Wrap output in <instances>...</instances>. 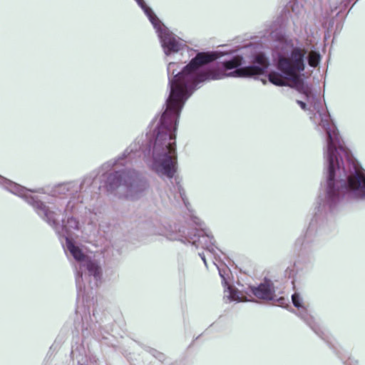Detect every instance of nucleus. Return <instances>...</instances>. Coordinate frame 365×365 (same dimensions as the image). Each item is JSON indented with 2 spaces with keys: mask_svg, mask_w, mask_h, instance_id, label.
<instances>
[{
  "mask_svg": "<svg viewBox=\"0 0 365 365\" xmlns=\"http://www.w3.org/2000/svg\"><path fill=\"white\" fill-rule=\"evenodd\" d=\"M81 309L79 307H77L76 309V313H81Z\"/></svg>",
  "mask_w": 365,
  "mask_h": 365,
  "instance_id": "19",
  "label": "nucleus"
},
{
  "mask_svg": "<svg viewBox=\"0 0 365 365\" xmlns=\"http://www.w3.org/2000/svg\"><path fill=\"white\" fill-rule=\"evenodd\" d=\"M43 188L37 190H29L25 187L23 195L19 197L24 199L30 205L37 213V215L45 222H46L56 232L59 237L65 240L71 239L74 231L86 232L85 224L88 225H93L97 220L96 214L90 210L85 209L83 215L81 216V222L73 216L68 217L67 219H63L61 224L59 222V217L63 213L62 207H56V210H51L50 206L38 199L37 196L32 195L33 192H43Z\"/></svg>",
  "mask_w": 365,
  "mask_h": 365,
  "instance_id": "7",
  "label": "nucleus"
},
{
  "mask_svg": "<svg viewBox=\"0 0 365 365\" xmlns=\"http://www.w3.org/2000/svg\"><path fill=\"white\" fill-rule=\"evenodd\" d=\"M309 65L312 67H316L319 63L320 55L316 51H310L307 56Z\"/></svg>",
  "mask_w": 365,
  "mask_h": 365,
  "instance_id": "14",
  "label": "nucleus"
},
{
  "mask_svg": "<svg viewBox=\"0 0 365 365\" xmlns=\"http://www.w3.org/2000/svg\"><path fill=\"white\" fill-rule=\"evenodd\" d=\"M277 54V67L283 73L271 72L268 81L276 86H288L298 91H303L305 59L307 51L301 47H294V41L280 36L274 46Z\"/></svg>",
  "mask_w": 365,
  "mask_h": 365,
  "instance_id": "6",
  "label": "nucleus"
},
{
  "mask_svg": "<svg viewBox=\"0 0 365 365\" xmlns=\"http://www.w3.org/2000/svg\"><path fill=\"white\" fill-rule=\"evenodd\" d=\"M177 188H178V193H179V195H180L182 201L184 202L185 205H186L187 199H186V196H185V192L183 187L180 185L178 184Z\"/></svg>",
  "mask_w": 365,
  "mask_h": 365,
  "instance_id": "16",
  "label": "nucleus"
},
{
  "mask_svg": "<svg viewBox=\"0 0 365 365\" xmlns=\"http://www.w3.org/2000/svg\"><path fill=\"white\" fill-rule=\"evenodd\" d=\"M65 240L66 249L78 262V267H76L77 269L76 283L78 292L86 291V283L88 288L97 287L102 274L101 268L98 262L85 256L81 250L73 244L71 239L67 238Z\"/></svg>",
  "mask_w": 365,
  "mask_h": 365,
  "instance_id": "9",
  "label": "nucleus"
},
{
  "mask_svg": "<svg viewBox=\"0 0 365 365\" xmlns=\"http://www.w3.org/2000/svg\"><path fill=\"white\" fill-rule=\"evenodd\" d=\"M195 224H196L199 229L187 230L185 227L178 228L175 226L174 229L167 227L163 225L160 222H156L151 225L148 230V234L150 235H161L165 236L166 238L170 240H179L184 243L188 242L194 246L196 249L202 248L206 250L207 255L204 252H200L199 256L203 261L206 267H207V256H208L212 261L213 264L216 265L215 261L216 257L217 256V251H219L218 248L215 245V240L212 235H210L209 230L202 228V222L200 219L195 217L193 220ZM219 270V274L222 279V283L227 286L225 289V297H227L229 302L242 301L241 293L235 287L227 285L225 281V277L222 273L221 270Z\"/></svg>",
  "mask_w": 365,
  "mask_h": 365,
  "instance_id": "5",
  "label": "nucleus"
},
{
  "mask_svg": "<svg viewBox=\"0 0 365 365\" xmlns=\"http://www.w3.org/2000/svg\"><path fill=\"white\" fill-rule=\"evenodd\" d=\"M284 300V299L283 297H280V298H279V299H278V301H279V302H282Z\"/></svg>",
  "mask_w": 365,
  "mask_h": 365,
  "instance_id": "20",
  "label": "nucleus"
},
{
  "mask_svg": "<svg viewBox=\"0 0 365 365\" xmlns=\"http://www.w3.org/2000/svg\"><path fill=\"white\" fill-rule=\"evenodd\" d=\"M250 292L258 299L271 301L275 299V289L270 280L265 279L258 286L250 287Z\"/></svg>",
  "mask_w": 365,
  "mask_h": 365,
  "instance_id": "12",
  "label": "nucleus"
},
{
  "mask_svg": "<svg viewBox=\"0 0 365 365\" xmlns=\"http://www.w3.org/2000/svg\"><path fill=\"white\" fill-rule=\"evenodd\" d=\"M192 93H169L144 158L148 168L161 178L172 179L177 171L176 131L186 101Z\"/></svg>",
  "mask_w": 365,
  "mask_h": 365,
  "instance_id": "3",
  "label": "nucleus"
},
{
  "mask_svg": "<svg viewBox=\"0 0 365 365\" xmlns=\"http://www.w3.org/2000/svg\"><path fill=\"white\" fill-rule=\"evenodd\" d=\"M138 6L143 9L145 14L155 29L160 38L164 53L167 56H171L179 52L182 53L186 49L185 41L170 32L168 28L153 13V10L146 5L144 0H135Z\"/></svg>",
  "mask_w": 365,
  "mask_h": 365,
  "instance_id": "10",
  "label": "nucleus"
},
{
  "mask_svg": "<svg viewBox=\"0 0 365 365\" xmlns=\"http://www.w3.org/2000/svg\"><path fill=\"white\" fill-rule=\"evenodd\" d=\"M292 301L293 305L297 308V312L296 313L307 325H309L311 329L322 339L327 341V343L331 344V342L329 340V336L327 335V331L322 329L315 322L312 316H311L309 313L306 307L303 304V299L300 296V294L297 292L294 293L292 295Z\"/></svg>",
  "mask_w": 365,
  "mask_h": 365,
  "instance_id": "11",
  "label": "nucleus"
},
{
  "mask_svg": "<svg viewBox=\"0 0 365 365\" xmlns=\"http://www.w3.org/2000/svg\"><path fill=\"white\" fill-rule=\"evenodd\" d=\"M153 352H155V353L158 354V355H155V354H153V355H154V356H155V357L158 358L159 360H162V359H163V354H162L158 353V352H157V351H155V350H154V351H153Z\"/></svg>",
  "mask_w": 365,
  "mask_h": 365,
  "instance_id": "18",
  "label": "nucleus"
},
{
  "mask_svg": "<svg viewBox=\"0 0 365 365\" xmlns=\"http://www.w3.org/2000/svg\"><path fill=\"white\" fill-rule=\"evenodd\" d=\"M0 186L17 196L23 195V192L25 191V187H23L1 175H0Z\"/></svg>",
  "mask_w": 365,
  "mask_h": 365,
  "instance_id": "13",
  "label": "nucleus"
},
{
  "mask_svg": "<svg viewBox=\"0 0 365 365\" xmlns=\"http://www.w3.org/2000/svg\"><path fill=\"white\" fill-rule=\"evenodd\" d=\"M143 140L132 143L117 158L104 163L102 180L108 191L116 192L120 196L134 200L142 196L148 187L147 181L135 170L127 167L141 156Z\"/></svg>",
  "mask_w": 365,
  "mask_h": 365,
  "instance_id": "4",
  "label": "nucleus"
},
{
  "mask_svg": "<svg viewBox=\"0 0 365 365\" xmlns=\"http://www.w3.org/2000/svg\"><path fill=\"white\" fill-rule=\"evenodd\" d=\"M302 93L307 102L311 120L326 134V192L319 197L317 210L306 232L305 237L309 240L322 226L324 217L334 212L344 202L365 200V170L344 146L326 107L323 93Z\"/></svg>",
  "mask_w": 365,
  "mask_h": 365,
  "instance_id": "1",
  "label": "nucleus"
},
{
  "mask_svg": "<svg viewBox=\"0 0 365 365\" xmlns=\"http://www.w3.org/2000/svg\"><path fill=\"white\" fill-rule=\"evenodd\" d=\"M297 104L301 107L302 109L304 110H308V106L306 98H304V96H303L302 99L297 101Z\"/></svg>",
  "mask_w": 365,
  "mask_h": 365,
  "instance_id": "17",
  "label": "nucleus"
},
{
  "mask_svg": "<svg viewBox=\"0 0 365 365\" xmlns=\"http://www.w3.org/2000/svg\"><path fill=\"white\" fill-rule=\"evenodd\" d=\"M94 176L90 175L83 177L81 182L73 180L54 185L49 192L51 196L55 197L53 202H48L52 205L50 208L55 210L58 207H62L66 216L74 214L78 205L84 200L83 193L94 192Z\"/></svg>",
  "mask_w": 365,
  "mask_h": 365,
  "instance_id": "8",
  "label": "nucleus"
},
{
  "mask_svg": "<svg viewBox=\"0 0 365 365\" xmlns=\"http://www.w3.org/2000/svg\"><path fill=\"white\" fill-rule=\"evenodd\" d=\"M83 327L86 329H88L90 327L89 322L91 319V317L90 314V310H86L84 309L83 314H81Z\"/></svg>",
  "mask_w": 365,
  "mask_h": 365,
  "instance_id": "15",
  "label": "nucleus"
},
{
  "mask_svg": "<svg viewBox=\"0 0 365 365\" xmlns=\"http://www.w3.org/2000/svg\"><path fill=\"white\" fill-rule=\"evenodd\" d=\"M231 53L222 51L198 53L180 71H178L181 67L179 62H169L167 71L170 91H192L212 80L225 77H254L263 74L268 68L269 61L263 53L255 55L252 64L242 68L239 67L242 63L243 58L237 55L220 65L201 68L203 65Z\"/></svg>",
  "mask_w": 365,
  "mask_h": 365,
  "instance_id": "2",
  "label": "nucleus"
}]
</instances>
